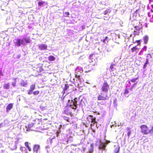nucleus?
Masks as SVG:
<instances>
[{"label": "nucleus", "mask_w": 153, "mask_h": 153, "mask_svg": "<svg viewBox=\"0 0 153 153\" xmlns=\"http://www.w3.org/2000/svg\"><path fill=\"white\" fill-rule=\"evenodd\" d=\"M77 98H75L74 100V101L73 100L71 101L70 102V100H68V102L69 105L70 107L71 108L76 109L77 107Z\"/></svg>", "instance_id": "obj_1"}, {"label": "nucleus", "mask_w": 153, "mask_h": 153, "mask_svg": "<svg viewBox=\"0 0 153 153\" xmlns=\"http://www.w3.org/2000/svg\"><path fill=\"white\" fill-rule=\"evenodd\" d=\"M141 131L144 134H147L149 133V130L148 127L145 125H143L140 126Z\"/></svg>", "instance_id": "obj_2"}, {"label": "nucleus", "mask_w": 153, "mask_h": 153, "mask_svg": "<svg viewBox=\"0 0 153 153\" xmlns=\"http://www.w3.org/2000/svg\"><path fill=\"white\" fill-rule=\"evenodd\" d=\"M138 12L139 9H137L134 13H131L130 15V19L132 20H136L138 14Z\"/></svg>", "instance_id": "obj_3"}, {"label": "nucleus", "mask_w": 153, "mask_h": 153, "mask_svg": "<svg viewBox=\"0 0 153 153\" xmlns=\"http://www.w3.org/2000/svg\"><path fill=\"white\" fill-rule=\"evenodd\" d=\"M110 143V141L106 140V143L100 142V144L99 146V148L100 149H104L106 147V145Z\"/></svg>", "instance_id": "obj_4"}, {"label": "nucleus", "mask_w": 153, "mask_h": 153, "mask_svg": "<svg viewBox=\"0 0 153 153\" xmlns=\"http://www.w3.org/2000/svg\"><path fill=\"white\" fill-rule=\"evenodd\" d=\"M109 86L108 85L106 82H105L103 84L102 87V91L104 92H106V93L107 92Z\"/></svg>", "instance_id": "obj_5"}, {"label": "nucleus", "mask_w": 153, "mask_h": 153, "mask_svg": "<svg viewBox=\"0 0 153 153\" xmlns=\"http://www.w3.org/2000/svg\"><path fill=\"white\" fill-rule=\"evenodd\" d=\"M39 49L41 50H46L47 49V45L44 44H41L38 45Z\"/></svg>", "instance_id": "obj_6"}, {"label": "nucleus", "mask_w": 153, "mask_h": 153, "mask_svg": "<svg viewBox=\"0 0 153 153\" xmlns=\"http://www.w3.org/2000/svg\"><path fill=\"white\" fill-rule=\"evenodd\" d=\"M107 95H106L105 96L103 93H101V95H100L98 97V100H107L106 97Z\"/></svg>", "instance_id": "obj_7"}, {"label": "nucleus", "mask_w": 153, "mask_h": 153, "mask_svg": "<svg viewBox=\"0 0 153 153\" xmlns=\"http://www.w3.org/2000/svg\"><path fill=\"white\" fill-rule=\"evenodd\" d=\"M40 149V146L39 145L35 144L33 148V150L34 152H36V153H38V151Z\"/></svg>", "instance_id": "obj_8"}, {"label": "nucleus", "mask_w": 153, "mask_h": 153, "mask_svg": "<svg viewBox=\"0 0 153 153\" xmlns=\"http://www.w3.org/2000/svg\"><path fill=\"white\" fill-rule=\"evenodd\" d=\"M13 104L11 103L9 104L6 107V112H8L13 108Z\"/></svg>", "instance_id": "obj_9"}, {"label": "nucleus", "mask_w": 153, "mask_h": 153, "mask_svg": "<svg viewBox=\"0 0 153 153\" xmlns=\"http://www.w3.org/2000/svg\"><path fill=\"white\" fill-rule=\"evenodd\" d=\"M139 49L136 47V46L133 47L131 48V52L132 53L136 52L137 53Z\"/></svg>", "instance_id": "obj_10"}, {"label": "nucleus", "mask_w": 153, "mask_h": 153, "mask_svg": "<svg viewBox=\"0 0 153 153\" xmlns=\"http://www.w3.org/2000/svg\"><path fill=\"white\" fill-rule=\"evenodd\" d=\"M115 149L113 153H119L120 149V147L119 146H115Z\"/></svg>", "instance_id": "obj_11"}, {"label": "nucleus", "mask_w": 153, "mask_h": 153, "mask_svg": "<svg viewBox=\"0 0 153 153\" xmlns=\"http://www.w3.org/2000/svg\"><path fill=\"white\" fill-rule=\"evenodd\" d=\"M117 68V66L115 64L111 65L110 67V69L113 71L116 69Z\"/></svg>", "instance_id": "obj_12"}, {"label": "nucleus", "mask_w": 153, "mask_h": 153, "mask_svg": "<svg viewBox=\"0 0 153 153\" xmlns=\"http://www.w3.org/2000/svg\"><path fill=\"white\" fill-rule=\"evenodd\" d=\"M16 42L15 43V44L18 46H19L21 44V40L20 39H17L16 40Z\"/></svg>", "instance_id": "obj_13"}, {"label": "nucleus", "mask_w": 153, "mask_h": 153, "mask_svg": "<svg viewBox=\"0 0 153 153\" xmlns=\"http://www.w3.org/2000/svg\"><path fill=\"white\" fill-rule=\"evenodd\" d=\"M143 39L144 43L145 44H146L148 41V36H145L143 37Z\"/></svg>", "instance_id": "obj_14"}, {"label": "nucleus", "mask_w": 153, "mask_h": 153, "mask_svg": "<svg viewBox=\"0 0 153 153\" xmlns=\"http://www.w3.org/2000/svg\"><path fill=\"white\" fill-rule=\"evenodd\" d=\"M48 58L49 60L51 61H53L55 60V58L53 56H48Z\"/></svg>", "instance_id": "obj_15"}, {"label": "nucleus", "mask_w": 153, "mask_h": 153, "mask_svg": "<svg viewBox=\"0 0 153 153\" xmlns=\"http://www.w3.org/2000/svg\"><path fill=\"white\" fill-rule=\"evenodd\" d=\"M80 77H71V80L73 82H75V80L77 81L78 80H79Z\"/></svg>", "instance_id": "obj_16"}, {"label": "nucleus", "mask_w": 153, "mask_h": 153, "mask_svg": "<svg viewBox=\"0 0 153 153\" xmlns=\"http://www.w3.org/2000/svg\"><path fill=\"white\" fill-rule=\"evenodd\" d=\"M89 117H90L91 118V122L92 123H93V124L95 123H97L96 122V118L95 117H93V116L92 115L89 116Z\"/></svg>", "instance_id": "obj_17"}, {"label": "nucleus", "mask_w": 153, "mask_h": 153, "mask_svg": "<svg viewBox=\"0 0 153 153\" xmlns=\"http://www.w3.org/2000/svg\"><path fill=\"white\" fill-rule=\"evenodd\" d=\"M149 63V60L148 59H146V61L143 66V69H145L147 67V65Z\"/></svg>", "instance_id": "obj_18"}, {"label": "nucleus", "mask_w": 153, "mask_h": 153, "mask_svg": "<svg viewBox=\"0 0 153 153\" xmlns=\"http://www.w3.org/2000/svg\"><path fill=\"white\" fill-rule=\"evenodd\" d=\"M25 146L27 147L28 150L29 151H31V149L28 145V143L27 142H26L25 143Z\"/></svg>", "instance_id": "obj_19"}, {"label": "nucleus", "mask_w": 153, "mask_h": 153, "mask_svg": "<svg viewBox=\"0 0 153 153\" xmlns=\"http://www.w3.org/2000/svg\"><path fill=\"white\" fill-rule=\"evenodd\" d=\"M37 71L38 72H41L43 71V69L41 66H39L36 68Z\"/></svg>", "instance_id": "obj_20"}, {"label": "nucleus", "mask_w": 153, "mask_h": 153, "mask_svg": "<svg viewBox=\"0 0 153 153\" xmlns=\"http://www.w3.org/2000/svg\"><path fill=\"white\" fill-rule=\"evenodd\" d=\"M111 12V10H110L109 9H107V10H105V11L103 12V13L104 15H106L108 14V13H110Z\"/></svg>", "instance_id": "obj_21"}, {"label": "nucleus", "mask_w": 153, "mask_h": 153, "mask_svg": "<svg viewBox=\"0 0 153 153\" xmlns=\"http://www.w3.org/2000/svg\"><path fill=\"white\" fill-rule=\"evenodd\" d=\"M4 87L6 89H8L10 88V85L8 83L5 84L4 85Z\"/></svg>", "instance_id": "obj_22"}, {"label": "nucleus", "mask_w": 153, "mask_h": 153, "mask_svg": "<svg viewBox=\"0 0 153 153\" xmlns=\"http://www.w3.org/2000/svg\"><path fill=\"white\" fill-rule=\"evenodd\" d=\"M45 3V2L44 1H39L38 3V5L39 6H42Z\"/></svg>", "instance_id": "obj_23"}, {"label": "nucleus", "mask_w": 153, "mask_h": 153, "mask_svg": "<svg viewBox=\"0 0 153 153\" xmlns=\"http://www.w3.org/2000/svg\"><path fill=\"white\" fill-rule=\"evenodd\" d=\"M35 88V85H31L30 87V90L31 91H33Z\"/></svg>", "instance_id": "obj_24"}, {"label": "nucleus", "mask_w": 153, "mask_h": 153, "mask_svg": "<svg viewBox=\"0 0 153 153\" xmlns=\"http://www.w3.org/2000/svg\"><path fill=\"white\" fill-rule=\"evenodd\" d=\"M93 145L91 144V148H90L89 149V152L90 153H91L92 152H93Z\"/></svg>", "instance_id": "obj_25"}, {"label": "nucleus", "mask_w": 153, "mask_h": 153, "mask_svg": "<svg viewBox=\"0 0 153 153\" xmlns=\"http://www.w3.org/2000/svg\"><path fill=\"white\" fill-rule=\"evenodd\" d=\"M69 87V86L68 85H65V87L63 89V90L64 91V93L65 92V91Z\"/></svg>", "instance_id": "obj_26"}, {"label": "nucleus", "mask_w": 153, "mask_h": 153, "mask_svg": "<svg viewBox=\"0 0 153 153\" xmlns=\"http://www.w3.org/2000/svg\"><path fill=\"white\" fill-rule=\"evenodd\" d=\"M23 39L25 40L26 43H29L30 42V39H27L25 38H24Z\"/></svg>", "instance_id": "obj_27"}, {"label": "nucleus", "mask_w": 153, "mask_h": 153, "mask_svg": "<svg viewBox=\"0 0 153 153\" xmlns=\"http://www.w3.org/2000/svg\"><path fill=\"white\" fill-rule=\"evenodd\" d=\"M129 93V91H128V89H126L125 92H124V94L125 95V97H128V96H126V94H127L128 93Z\"/></svg>", "instance_id": "obj_28"}, {"label": "nucleus", "mask_w": 153, "mask_h": 153, "mask_svg": "<svg viewBox=\"0 0 153 153\" xmlns=\"http://www.w3.org/2000/svg\"><path fill=\"white\" fill-rule=\"evenodd\" d=\"M134 43H135L136 42H137L138 43V44L137 45H139L140 44V40H136L135 42H133Z\"/></svg>", "instance_id": "obj_29"}, {"label": "nucleus", "mask_w": 153, "mask_h": 153, "mask_svg": "<svg viewBox=\"0 0 153 153\" xmlns=\"http://www.w3.org/2000/svg\"><path fill=\"white\" fill-rule=\"evenodd\" d=\"M15 147H14L13 148H10V150L12 151V150H15V149H16L17 148V146H16V144H15Z\"/></svg>", "instance_id": "obj_30"}, {"label": "nucleus", "mask_w": 153, "mask_h": 153, "mask_svg": "<svg viewBox=\"0 0 153 153\" xmlns=\"http://www.w3.org/2000/svg\"><path fill=\"white\" fill-rule=\"evenodd\" d=\"M39 93V91H34L33 92V94L34 95H37Z\"/></svg>", "instance_id": "obj_31"}, {"label": "nucleus", "mask_w": 153, "mask_h": 153, "mask_svg": "<svg viewBox=\"0 0 153 153\" xmlns=\"http://www.w3.org/2000/svg\"><path fill=\"white\" fill-rule=\"evenodd\" d=\"M34 124L33 123H32L28 125V127L29 128L32 127V126H33Z\"/></svg>", "instance_id": "obj_32"}, {"label": "nucleus", "mask_w": 153, "mask_h": 153, "mask_svg": "<svg viewBox=\"0 0 153 153\" xmlns=\"http://www.w3.org/2000/svg\"><path fill=\"white\" fill-rule=\"evenodd\" d=\"M137 79V78H135L134 79H133L131 80V81L132 82H136V81Z\"/></svg>", "instance_id": "obj_33"}, {"label": "nucleus", "mask_w": 153, "mask_h": 153, "mask_svg": "<svg viewBox=\"0 0 153 153\" xmlns=\"http://www.w3.org/2000/svg\"><path fill=\"white\" fill-rule=\"evenodd\" d=\"M150 134L153 133V126L152 127V129L150 130H149V133Z\"/></svg>", "instance_id": "obj_34"}, {"label": "nucleus", "mask_w": 153, "mask_h": 153, "mask_svg": "<svg viewBox=\"0 0 153 153\" xmlns=\"http://www.w3.org/2000/svg\"><path fill=\"white\" fill-rule=\"evenodd\" d=\"M27 85V83L25 82L21 83V85L23 86H25Z\"/></svg>", "instance_id": "obj_35"}, {"label": "nucleus", "mask_w": 153, "mask_h": 153, "mask_svg": "<svg viewBox=\"0 0 153 153\" xmlns=\"http://www.w3.org/2000/svg\"><path fill=\"white\" fill-rule=\"evenodd\" d=\"M16 82L15 80L14 82H12V85L14 87H15L16 86Z\"/></svg>", "instance_id": "obj_36"}, {"label": "nucleus", "mask_w": 153, "mask_h": 153, "mask_svg": "<svg viewBox=\"0 0 153 153\" xmlns=\"http://www.w3.org/2000/svg\"><path fill=\"white\" fill-rule=\"evenodd\" d=\"M65 14L66 16L68 17L70 15L69 13L68 12H66L65 13Z\"/></svg>", "instance_id": "obj_37"}, {"label": "nucleus", "mask_w": 153, "mask_h": 153, "mask_svg": "<svg viewBox=\"0 0 153 153\" xmlns=\"http://www.w3.org/2000/svg\"><path fill=\"white\" fill-rule=\"evenodd\" d=\"M117 126V124L116 123H115L114 124H113L111 126V128L112 127V126Z\"/></svg>", "instance_id": "obj_38"}, {"label": "nucleus", "mask_w": 153, "mask_h": 153, "mask_svg": "<svg viewBox=\"0 0 153 153\" xmlns=\"http://www.w3.org/2000/svg\"><path fill=\"white\" fill-rule=\"evenodd\" d=\"M108 37L106 36L105 37V39L103 40V42L104 43H106V40L108 38Z\"/></svg>", "instance_id": "obj_39"}, {"label": "nucleus", "mask_w": 153, "mask_h": 153, "mask_svg": "<svg viewBox=\"0 0 153 153\" xmlns=\"http://www.w3.org/2000/svg\"><path fill=\"white\" fill-rule=\"evenodd\" d=\"M32 91H31V90H30L29 91V92L28 93V94H32Z\"/></svg>", "instance_id": "obj_40"}, {"label": "nucleus", "mask_w": 153, "mask_h": 153, "mask_svg": "<svg viewBox=\"0 0 153 153\" xmlns=\"http://www.w3.org/2000/svg\"><path fill=\"white\" fill-rule=\"evenodd\" d=\"M131 134V131H129L128 132V137H129L130 134Z\"/></svg>", "instance_id": "obj_41"}, {"label": "nucleus", "mask_w": 153, "mask_h": 153, "mask_svg": "<svg viewBox=\"0 0 153 153\" xmlns=\"http://www.w3.org/2000/svg\"><path fill=\"white\" fill-rule=\"evenodd\" d=\"M93 56V54H90V56H89V57H92V56Z\"/></svg>", "instance_id": "obj_42"}, {"label": "nucleus", "mask_w": 153, "mask_h": 153, "mask_svg": "<svg viewBox=\"0 0 153 153\" xmlns=\"http://www.w3.org/2000/svg\"><path fill=\"white\" fill-rule=\"evenodd\" d=\"M59 132L58 131L57 132V137L58 135H59Z\"/></svg>", "instance_id": "obj_43"}, {"label": "nucleus", "mask_w": 153, "mask_h": 153, "mask_svg": "<svg viewBox=\"0 0 153 153\" xmlns=\"http://www.w3.org/2000/svg\"><path fill=\"white\" fill-rule=\"evenodd\" d=\"M23 40H21V44H23Z\"/></svg>", "instance_id": "obj_44"}, {"label": "nucleus", "mask_w": 153, "mask_h": 153, "mask_svg": "<svg viewBox=\"0 0 153 153\" xmlns=\"http://www.w3.org/2000/svg\"><path fill=\"white\" fill-rule=\"evenodd\" d=\"M121 123H120L119 124H118V126H120L121 125Z\"/></svg>", "instance_id": "obj_45"}, {"label": "nucleus", "mask_w": 153, "mask_h": 153, "mask_svg": "<svg viewBox=\"0 0 153 153\" xmlns=\"http://www.w3.org/2000/svg\"><path fill=\"white\" fill-rule=\"evenodd\" d=\"M46 148L47 149H48V148H49V147L48 146H47L46 147Z\"/></svg>", "instance_id": "obj_46"}, {"label": "nucleus", "mask_w": 153, "mask_h": 153, "mask_svg": "<svg viewBox=\"0 0 153 153\" xmlns=\"http://www.w3.org/2000/svg\"><path fill=\"white\" fill-rule=\"evenodd\" d=\"M148 55H150V56H151V54H148Z\"/></svg>", "instance_id": "obj_47"}, {"label": "nucleus", "mask_w": 153, "mask_h": 153, "mask_svg": "<svg viewBox=\"0 0 153 153\" xmlns=\"http://www.w3.org/2000/svg\"><path fill=\"white\" fill-rule=\"evenodd\" d=\"M27 131H28V129H27Z\"/></svg>", "instance_id": "obj_48"}, {"label": "nucleus", "mask_w": 153, "mask_h": 153, "mask_svg": "<svg viewBox=\"0 0 153 153\" xmlns=\"http://www.w3.org/2000/svg\"><path fill=\"white\" fill-rule=\"evenodd\" d=\"M137 27V26H135V27Z\"/></svg>", "instance_id": "obj_49"}, {"label": "nucleus", "mask_w": 153, "mask_h": 153, "mask_svg": "<svg viewBox=\"0 0 153 153\" xmlns=\"http://www.w3.org/2000/svg\"><path fill=\"white\" fill-rule=\"evenodd\" d=\"M104 19H105V18H104Z\"/></svg>", "instance_id": "obj_50"}, {"label": "nucleus", "mask_w": 153, "mask_h": 153, "mask_svg": "<svg viewBox=\"0 0 153 153\" xmlns=\"http://www.w3.org/2000/svg\"><path fill=\"white\" fill-rule=\"evenodd\" d=\"M126 96H128V95H127V94H126Z\"/></svg>", "instance_id": "obj_51"}]
</instances>
